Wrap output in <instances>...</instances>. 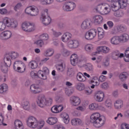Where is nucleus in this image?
Listing matches in <instances>:
<instances>
[{
  "instance_id": "4be33fe9",
  "label": "nucleus",
  "mask_w": 129,
  "mask_h": 129,
  "mask_svg": "<svg viewBox=\"0 0 129 129\" xmlns=\"http://www.w3.org/2000/svg\"><path fill=\"white\" fill-rule=\"evenodd\" d=\"M71 122L72 125H73V126H77V125H81V124H83V121L79 118H74L72 119Z\"/></svg>"
},
{
  "instance_id": "49530a36",
  "label": "nucleus",
  "mask_w": 129,
  "mask_h": 129,
  "mask_svg": "<svg viewBox=\"0 0 129 129\" xmlns=\"http://www.w3.org/2000/svg\"><path fill=\"white\" fill-rule=\"evenodd\" d=\"M39 38L43 41H47L49 40V35L47 33H43L40 35Z\"/></svg>"
},
{
  "instance_id": "864d4df0",
  "label": "nucleus",
  "mask_w": 129,
  "mask_h": 129,
  "mask_svg": "<svg viewBox=\"0 0 129 129\" xmlns=\"http://www.w3.org/2000/svg\"><path fill=\"white\" fill-rule=\"evenodd\" d=\"M106 107L111 108L112 107V102L110 99H107L105 103Z\"/></svg>"
},
{
  "instance_id": "6ab92c4d",
  "label": "nucleus",
  "mask_w": 129,
  "mask_h": 129,
  "mask_svg": "<svg viewBox=\"0 0 129 129\" xmlns=\"http://www.w3.org/2000/svg\"><path fill=\"white\" fill-rule=\"evenodd\" d=\"M92 61H95V63L97 64V67L100 68L102 65V61L103 60V56L102 55H99L97 58L95 57H91Z\"/></svg>"
},
{
  "instance_id": "338daca9",
  "label": "nucleus",
  "mask_w": 129,
  "mask_h": 129,
  "mask_svg": "<svg viewBox=\"0 0 129 129\" xmlns=\"http://www.w3.org/2000/svg\"><path fill=\"white\" fill-rule=\"evenodd\" d=\"M54 129H65V127L62 124H57L54 127Z\"/></svg>"
},
{
  "instance_id": "39448f33",
  "label": "nucleus",
  "mask_w": 129,
  "mask_h": 129,
  "mask_svg": "<svg viewBox=\"0 0 129 129\" xmlns=\"http://www.w3.org/2000/svg\"><path fill=\"white\" fill-rule=\"evenodd\" d=\"M53 100L51 98H48L46 99L45 96L39 97L38 100L37 101V104L40 107H44L45 105H51Z\"/></svg>"
},
{
  "instance_id": "cd10ccee",
  "label": "nucleus",
  "mask_w": 129,
  "mask_h": 129,
  "mask_svg": "<svg viewBox=\"0 0 129 129\" xmlns=\"http://www.w3.org/2000/svg\"><path fill=\"white\" fill-rule=\"evenodd\" d=\"M60 117L62 118L63 121L66 124H68L70 121V118H69V115L67 113H62L60 114Z\"/></svg>"
},
{
  "instance_id": "37998d69",
  "label": "nucleus",
  "mask_w": 129,
  "mask_h": 129,
  "mask_svg": "<svg viewBox=\"0 0 129 129\" xmlns=\"http://www.w3.org/2000/svg\"><path fill=\"white\" fill-rule=\"evenodd\" d=\"M29 66L32 69H35L38 67V63L35 60H32L29 62Z\"/></svg>"
},
{
  "instance_id": "5701e85b",
  "label": "nucleus",
  "mask_w": 129,
  "mask_h": 129,
  "mask_svg": "<svg viewBox=\"0 0 129 129\" xmlns=\"http://www.w3.org/2000/svg\"><path fill=\"white\" fill-rule=\"evenodd\" d=\"M71 38H72V34L69 32H66L61 36V40L64 43H67V42H70Z\"/></svg>"
},
{
  "instance_id": "5fc2aeb1",
  "label": "nucleus",
  "mask_w": 129,
  "mask_h": 129,
  "mask_svg": "<svg viewBox=\"0 0 129 129\" xmlns=\"http://www.w3.org/2000/svg\"><path fill=\"white\" fill-rule=\"evenodd\" d=\"M90 83L93 84L94 85H99V81L98 79L95 78V79L91 81Z\"/></svg>"
},
{
  "instance_id": "1a4fd4ad",
  "label": "nucleus",
  "mask_w": 129,
  "mask_h": 129,
  "mask_svg": "<svg viewBox=\"0 0 129 129\" xmlns=\"http://www.w3.org/2000/svg\"><path fill=\"white\" fill-rule=\"evenodd\" d=\"M96 51H97L92 52L91 56H96L97 54H100V53L107 54V53H109V51H110V49H109V47L106 46H101L97 47Z\"/></svg>"
},
{
  "instance_id": "052dcab7",
  "label": "nucleus",
  "mask_w": 129,
  "mask_h": 129,
  "mask_svg": "<svg viewBox=\"0 0 129 129\" xmlns=\"http://www.w3.org/2000/svg\"><path fill=\"white\" fill-rule=\"evenodd\" d=\"M73 114L74 116H81V112L77 109L74 111Z\"/></svg>"
},
{
  "instance_id": "4468645a",
  "label": "nucleus",
  "mask_w": 129,
  "mask_h": 129,
  "mask_svg": "<svg viewBox=\"0 0 129 129\" xmlns=\"http://www.w3.org/2000/svg\"><path fill=\"white\" fill-rule=\"evenodd\" d=\"M76 7V5L74 2H69L63 5V10L67 12H70V11H73Z\"/></svg>"
},
{
  "instance_id": "e433bc0d",
  "label": "nucleus",
  "mask_w": 129,
  "mask_h": 129,
  "mask_svg": "<svg viewBox=\"0 0 129 129\" xmlns=\"http://www.w3.org/2000/svg\"><path fill=\"white\" fill-rule=\"evenodd\" d=\"M9 90V87L7 84H3L0 86V93L7 92Z\"/></svg>"
},
{
  "instance_id": "c9c22d12",
  "label": "nucleus",
  "mask_w": 129,
  "mask_h": 129,
  "mask_svg": "<svg viewBox=\"0 0 129 129\" xmlns=\"http://www.w3.org/2000/svg\"><path fill=\"white\" fill-rule=\"evenodd\" d=\"M114 53L115 54V56H113L112 57L113 60H117L118 58H122V57H123V53H120L119 51L117 50H115Z\"/></svg>"
},
{
  "instance_id": "2eb2a0df",
  "label": "nucleus",
  "mask_w": 129,
  "mask_h": 129,
  "mask_svg": "<svg viewBox=\"0 0 129 129\" xmlns=\"http://www.w3.org/2000/svg\"><path fill=\"white\" fill-rule=\"evenodd\" d=\"M80 46V43L77 40H71L68 43L69 49H77Z\"/></svg>"
},
{
  "instance_id": "412c9836",
  "label": "nucleus",
  "mask_w": 129,
  "mask_h": 129,
  "mask_svg": "<svg viewBox=\"0 0 129 129\" xmlns=\"http://www.w3.org/2000/svg\"><path fill=\"white\" fill-rule=\"evenodd\" d=\"M91 27V22L89 20L84 21L81 25V28L82 30H88Z\"/></svg>"
},
{
  "instance_id": "dca6fc26",
  "label": "nucleus",
  "mask_w": 129,
  "mask_h": 129,
  "mask_svg": "<svg viewBox=\"0 0 129 129\" xmlns=\"http://www.w3.org/2000/svg\"><path fill=\"white\" fill-rule=\"evenodd\" d=\"M70 102L72 105L74 106H78V105H80L81 103V100L80 98L77 96H73L70 99Z\"/></svg>"
},
{
  "instance_id": "a18cd8bd",
  "label": "nucleus",
  "mask_w": 129,
  "mask_h": 129,
  "mask_svg": "<svg viewBox=\"0 0 129 129\" xmlns=\"http://www.w3.org/2000/svg\"><path fill=\"white\" fill-rule=\"evenodd\" d=\"M34 44L39 46V47H43L45 43H44V41L42 39H39L34 42Z\"/></svg>"
},
{
  "instance_id": "f03ea898",
  "label": "nucleus",
  "mask_w": 129,
  "mask_h": 129,
  "mask_svg": "<svg viewBox=\"0 0 129 129\" xmlns=\"http://www.w3.org/2000/svg\"><path fill=\"white\" fill-rule=\"evenodd\" d=\"M18 56H19V54L15 51H11L5 55L4 61L2 62L1 66L2 72H4V73L8 72V67H10L12 64L11 59H16L18 57Z\"/></svg>"
},
{
  "instance_id": "e2e57ef3",
  "label": "nucleus",
  "mask_w": 129,
  "mask_h": 129,
  "mask_svg": "<svg viewBox=\"0 0 129 129\" xmlns=\"http://www.w3.org/2000/svg\"><path fill=\"white\" fill-rule=\"evenodd\" d=\"M65 92L67 95H71L72 93H73V90L68 89H65Z\"/></svg>"
},
{
  "instance_id": "f704fd0d",
  "label": "nucleus",
  "mask_w": 129,
  "mask_h": 129,
  "mask_svg": "<svg viewBox=\"0 0 129 129\" xmlns=\"http://www.w3.org/2000/svg\"><path fill=\"white\" fill-rule=\"evenodd\" d=\"M117 5L118 8V6H119L120 9H124L127 6L126 1L124 0H117Z\"/></svg>"
},
{
  "instance_id": "473e14b6",
  "label": "nucleus",
  "mask_w": 129,
  "mask_h": 129,
  "mask_svg": "<svg viewBox=\"0 0 129 129\" xmlns=\"http://www.w3.org/2000/svg\"><path fill=\"white\" fill-rule=\"evenodd\" d=\"M114 106L116 109H120L123 106V102L120 99L117 100L114 104Z\"/></svg>"
},
{
  "instance_id": "aec40b11",
  "label": "nucleus",
  "mask_w": 129,
  "mask_h": 129,
  "mask_svg": "<svg viewBox=\"0 0 129 129\" xmlns=\"http://www.w3.org/2000/svg\"><path fill=\"white\" fill-rule=\"evenodd\" d=\"M30 90L32 93H40L42 91V89L39 87V85L33 84L30 86Z\"/></svg>"
},
{
  "instance_id": "69168bd1",
  "label": "nucleus",
  "mask_w": 129,
  "mask_h": 129,
  "mask_svg": "<svg viewBox=\"0 0 129 129\" xmlns=\"http://www.w3.org/2000/svg\"><path fill=\"white\" fill-rule=\"evenodd\" d=\"M97 110H102V111H105V108L103 107L102 105H99L98 104L97 107Z\"/></svg>"
},
{
  "instance_id": "c756f323",
  "label": "nucleus",
  "mask_w": 129,
  "mask_h": 129,
  "mask_svg": "<svg viewBox=\"0 0 129 129\" xmlns=\"http://www.w3.org/2000/svg\"><path fill=\"white\" fill-rule=\"evenodd\" d=\"M121 43H126L129 40V35L127 33H124L119 36Z\"/></svg>"
},
{
  "instance_id": "20e7f679",
  "label": "nucleus",
  "mask_w": 129,
  "mask_h": 129,
  "mask_svg": "<svg viewBox=\"0 0 129 129\" xmlns=\"http://www.w3.org/2000/svg\"><path fill=\"white\" fill-rule=\"evenodd\" d=\"M96 11L101 15H108L110 13V6L106 3H102L97 5L95 8Z\"/></svg>"
},
{
  "instance_id": "ea45409f",
  "label": "nucleus",
  "mask_w": 129,
  "mask_h": 129,
  "mask_svg": "<svg viewBox=\"0 0 129 129\" xmlns=\"http://www.w3.org/2000/svg\"><path fill=\"white\" fill-rule=\"evenodd\" d=\"M76 88L79 91H82L85 89V85L82 83H79L76 85Z\"/></svg>"
},
{
  "instance_id": "bb28decb",
  "label": "nucleus",
  "mask_w": 129,
  "mask_h": 129,
  "mask_svg": "<svg viewBox=\"0 0 129 129\" xmlns=\"http://www.w3.org/2000/svg\"><path fill=\"white\" fill-rule=\"evenodd\" d=\"M98 32V38L99 40H101L104 38L105 36V32L102 28L99 27L97 29V32Z\"/></svg>"
},
{
  "instance_id": "79ce46f5",
  "label": "nucleus",
  "mask_w": 129,
  "mask_h": 129,
  "mask_svg": "<svg viewBox=\"0 0 129 129\" xmlns=\"http://www.w3.org/2000/svg\"><path fill=\"white\" fill-rule=\"evenodd\" d=\"M97 103H93L89 105L90 110H97Z\"/></svg>"
},
{
  "instance_id": "393cba45",
  "label": "nucleus",
  "mask_w": 129,
  "mask_h": 129,
  "mask_svg": "<svg viewBox=\"0 0 129 129\" xmlns=\"http://www.w3.org/2000/svg\"><path fill=\"white\" fill-rule=\"evenodd\" d=\"M107 2H109V3H112L111 4L110 8H111V10L113 12H115L117 10H118V7H117V0H106Z\"/></svg>"
},
{
  "instance_id": "58836bf2",
  "label": "nucleus",
  "mask_w": 129,
  "mask_h": 129,
  "mask_svg": "<svg viewBox=\"0 0 129 129\" xmlns=\"http://www.w3.org/2000/svg\"><path fill=\"white\" fill-rule=\"evenodd\" d=\"M94 46L92 44H87L85 46V50L86 52L89 53L92 50H93Z\"/></svg>"
},
{
  "instance_id": "8fccbe9b",
  "label": "nucleus",
  "mask_w": 129,
  "mask_h": 129,
  "mask_svg": "<svg viewBox=\"0 0 129 129\" xmlns=\"http://www.w3.org/2000/svg\"><path fill=\"white\" fill-rule=\"evenodd\" d=\"M127 73L124 72L121 73L119 76V78L121 81H123V80H125L126 79V77H127Z\"/></svg>"
},
{
  "instance_id": "6e6552de",
  "label": "nucleus",
  "mask_w": 129,
  "mask_h": 129,
  "mask_svg": "<svg viewBox=\"0 0 129 129\" xmlns=\"http://www.w3.org/2000/svg\"><path fill=\"white\" fill-rule=\"evenodd\" d=\"M21 28L23 31L27 32V33H30L35 30V26L33 25L32 23L27 21H25L22 23Z\"/></svg>"
},
{
  "instance_id": "09e8293b",
  "label": "nucleus",
  "mask_w": 129,
  "mask_h": 129,
  "mask_svg": "<svg viewBox=\"0 0 129 129\" xmlns=\"http://www.w3.org/2000/svg\"><path fill=\"white\" fill-rule=\"evenodd\" d=\"M118 10V9L114 11V12H116L114 14V16L115 17H117V18H121V17H123V12L121 11H117Z\"/></svg>"
},
{
  "instance_id": "bf43d9fd",
  "label": "nucleus",
  "mask_w": 129,
  "mask_h": 129,
  "mask_svg": "<svg viewBox=\"0 0 129 129\" xmlns=\"http://www.w3.org/2000/svg\"><path fill=\"white\" fill-rule=\"evenodd\" d=\"M41 71L43 73V75H45V76L49 74V69L47 67H43Z\"/></svg>"
},
{
  "instance_id": "a211bd4d",
  "label": "nucleus",
  "mask_w": 129,
  "mask_h": 129,
  "mask_svg": "<svg viewBox=\"0 0 129 129\" xmlns=\"http://www.w3.org/2000/svg\"><path fill=\"white\" fill-rule=\"evenodd\" d=\"M104 93L102 91H97L95 95V98L96 101L98 102H101L103 101V99H104Z\"/></svg>"
},
{
  "instance_id": "f8f14e48",
  "label": "nucleus",
  "mask_w": 129,
  "mask_h": 129,
  "mask_svg": "<svg viewBox=\"0 0 129 129\" xmlns=\"http://www.w3.org/2000/svg\"><path fill=\"white\" fill-rule=\"evenodd\" d=\"M3 22L6 28L7 27L9 28L10 27L16 28V27H17V25H18L17 22H15L14 21V20L8 17H6L3 19Z\"/></svg>"
},
{
  "instance_id": "9b49d317",
  "label": "nucleus",
  "mask_w": 129,
  "mask_h": 129,
  "mask_svg": "<svg viewBox=\"0 0 129 129\" xmlns=\"http://www.w3.org/2000/svg\"><path fill=\"white\" fill-rule=\"evenodd\" d=\"M97 34V30L95 29H92L86 32L84 35V37L85 39H86V40L91 41V40H93V39L96 37Z\"/></svg>"
},
{
  "instance_id": "603ef678",
  "label": "nucleus",
  "mask_w": 129,
  "mask_h": 129,
  "mask_svg": "<svg viewBox=\"0 0 129 129\" xmlns=\"http://www.w3.org/2000/svg\"><path fill=\"white\" fill-rule=\"evenodd\" d=\"M77 110H79L80 111H85L86 110V105H82L79 106L76 108Z\"/></svg>"
},
{
  "instance_id": "72a5a7b5",
  "label": "nucleus",
  "mask_w": 129,
  "mask_h": 129,
  "mask_svg": "<svg viewBox=\"0 0 129 129\" xmlns=\"http://www.w3.org/2000/svg\"><path fill=\"white\" fill-rule=\"evenodd\" d=\"M77 79L81 82H84L86 81V77L81 73H78L77 75Z\"/></svg>"
},
{
  "instance_id": "de8ad7c7",
  "label": "nucleus",
  "mask_w": 129,
  "mask_h": 129,
  "mask_svg": "<svg viewBox=\"0 0 129 129\" xmlns=\"http://www.w3.org/2000/svg\"><path fill=\"white\" fill-rule=\"evenodd\" d=\"M22 106L24 109H25L26 110H29L30 108V103L28 101H26L22 104Z\"/></svg>"
},
{
  "instance_id": "ddd939ff",
  "label": "nucleus",
  "mask_w": 129,
  "mask_h": 129,
  "mask_svg": "<svg viewBox=\"0 0 129 129\" xmlns=\"http://www.w3.org/2000/svg\"><path fill=\"white\" fill-rule=\"evenodd\" d=\"M30 75L32 78H38V77H39L43 80L47 79V76L44 75V73L42 71H39L38 73L35 71H32L31 72Z\"/></svg>"
},
{
  "instance_id": "2f4dec72",
  "label": "nucleus",
  "mask_w": 129,
  "mask_h": 129,
  "mask_svg": "<svg viewBox=\"0 0 129 129\" xmlns=\"http://www.w3.org/2000/svg\"><path fill=\"white\" fill-rule=\"evenodd\" d=\"M110 42L112 45H118L119 43H121L119 36H115L112 37L110 39Z\"/></svg>"
},
{
  "instance_id": "b1692460",
  "label": "nucleus",
  "mask_w": 129,
  "mask_h": 129,
  "mask_svg": "<svg viewBox=\"0 0 129 129\" xmlns=\"http://www.w3.org/2000/svg\"><path fill=\"white\" fill-rule=\"evenodd\" d=\"M93 20L94 23L96 24V25H100V24H102L103 23V17L100 15H96L94 16Z\"/></svg>"
},
{
  "instance_id": "0eeeda50",
  "label": "nucleus",
  "mask_w": 129,
  "mask_h": 129,
  "mask_svg": "<svg viewBox=\"0 0 129 129\" xmlns=\"http://www.w3.org/2000/svg\"><path fill=\"white\" fill-rule=\"evenodd\" d=\"M51 18L48 15V9H45L42 12L41 17L40 18V21L45 26H48L51 23Z\"/></svg>"
},
{
  "instance_id": "0e129e2a",
  "label": "nucleus",
  "mask_w": 129,
  "mask_h": 129,
  "mask_svg": "<svg viewBox=\"0 0 129 129\" xmlns=\"http://www.w3.org/2000/svg\"><path fill=\"white\" fill-rule=\"evenodd\" d=\"M98 80H99V82H104V81L106 80V77H105V76L102 75L99 77Z\"/></svg>"
},
{
  "instance_id": "a19ab883",
  "label": "nucleus",
  "mask_w": 129,
  "mask_h": 129,
  "mask_svg": "<svg viewBox=\"0 0 129 129\" xmlns=\"http://www.w3.org/2000/svg\"><path fill=\"white\" fill-rule=\"evenodd\" d=\"M32 8L33 9L31 13V16H38V15H39V9H38V8L35 6H33Z\"/></svg>"
},
{
  "instance_id": "680f3d73",
  "label": "nucleus",
  "mask_w": 129,
  "mask_h": 129,
  "mask_svg": "<svg viewBox=\"0 0 129 129\" xmlns=\"http://www.w3.org/2000/svg\"><path fill=\"white\" fill-rule=\"evenodd\" d=\"M121 129H129V124L122 123L120 126Z\"/></svg>"
},
{
  "instance_id": "c03bdc74",
  "label": "nucleus",
  "mask_w": 129,
  "mask_h": 129,
  "mask_svg": "<svg viewBox=\"0 0 129 129\" xmlns=\"http://www.w3.org/2000/svg\"><path fill=\"white\" fill-rule=\"evenodd\" d=\"M56 69L60 72H62V71H64L65 69V64H63L62 63H60V64H57L56 66Z\"/></svg>"
},
{
  "instance_id": "9d476101",
  "label": "nucleus",
  "mask_w": 129,
  "mask_h": 129,
  "mask_svg": "<svg viewBox=\"0 0 129 129\" xmlns=\"http://www.w3.org/2000/svg\"><path fill=\"white\" fill-rule=\"evenodd\" d=\"M83 61H85V57H78V55L76 54H73L71 56V63L73 66H76L78 63L80 62H83Z\"/></svg>"
},
{
  "instance_id": "f3484780",
  "label": "nucleus",
  "mask_w": 129,
  "mask_h": 129,
  "mask_svg": "<svg viewBox=\"0 0 129 129\" xmlns=\"http://www.w3.org/2000/svg\"><path fill=\"white\" fill-rule=\"evenodd\" d=\"M64 109L63 105H55L51 108L52 113H60Z\"/></svg>"
},
{
  "instance_id": "7ed1b4c3",
  "label": "nucleus",
  "mask_w": 129,
  "mask_h": 129,
  "mask_svg": "<svg viewBox=\"0 0 129 129\" xmlns=\"http://www.w3.org/2000/svg\"><path fill=\"white\" fill-rule=\"evenodd\" d=\"M27 125L30 128L42 129L45 125V121L43 119L38 121L34 116H29L26 120Z\"/></svg>"
},
{
  "instance_id": "4c0bfd02",
  "label": "nucleus",
  "mask_w": 129,
  "mask_h": 129,
  "mask_svg": "<svg viewBox=\"0 0 129 129\" xmlns=\"http://www.w3.org/2000/svg\"><path fill=\"white\" fill-rule=\"evenodd\" d=\"M53 54H54V49L52 48H48L44 52V55L47 57H51Z\"/></svg>"
},
{
  "instance_id": "3c124183",
  "label": "nucleus",
  "mask_w": 129,
  "mask_h": 129,
  "mask_svg": "<svg viewBox=\"0 0 129 129\" xmlns=\"http://www.w3.org/2000/svg\"><path fill=\"white\" fill-rule=\"evenodd\" d=\"M42 5H50L53 3V0H39Z\"/></svg>"
},
{
  "instance_id": "a878e982",
  "label": "nucleus",
  "mask_w": 129,
  "mask_h": 129,
  "mask_svg": "<svg viewBox=\"0 0 129 129\" xmlns=\"http://www.w3.org/2000/svg\"><path fill=\"white\" fill-rule=\"evenodd\" d=\"M12 35L13 33H12V31L9 30L5 31L0 34V37L2 38L4 37L7 39V40L12 38Z\"/></svg>"
},
{
  "instance_id": "f257e3e1",
  "label": "nucleus",
  "mask_w": 129,
  "mask_h": 129,
  "mask_svg": "<svg viewBox=\"0 0 129 129\" xmlns=\"http://www.w3.org/2000/svg\"><path fill=\"white\" fill-rule=\"evenodd\" d=\"M105 116L98 112L93 113L90 116V121L95 127H101L105 123Z\"/></svg>"
},
{
  "instance_id": "4d7b16f0",
  "label": "nucleus",
  "mask_w": 129,
  "mask_h": 129,
  "mask_svg": "<svg viewBox=\"0 0 129 129\" xmlns=\"http://www.w3.org/2000/svg\"><path fill=\"white\" fill-rule=\"evenodd\" d=\"M33 9H34L33 8V7H27L25 10L26 14H27V15H30L31 16V14H32V11Z\"/></svg>"
},
{
  "instance_id": "774afa93",
  "label": "nucleus",
  "mask_w": 129,
  "mask_h": 129,
  "mask_svg": "<svg viewBox=\"0 0 129 129\" xmlns=\"http://www.w3.org/2000/svg\"><path fill=\"white\" fill-rule=\"evenodd\" d=\"M124 60L125 62H129V53H125Z\"/></svg>"
},
{
  "instance_id": "6e6d98bb",
  "label": "nucleus",
  "mask_w": 129,
  "mask_h": 129,
  "mask_svg": "<svg viewBox=\"0 0 129 129\" xmlns=\"http://www.w3.org/2000/svg\"><path fill=\"white\" fill-rule=\"evenodd\" d=\"M61 54L62 56L64 57H67V56H69L70 55V51H68L67 49H63L61 51Z\"/></svg>"
},
{
  "instance_id": "7c9ffc66",
  "label": "nucleus",
  "mask_w": 129,
  "mask_h": 129,
  "mask_svg": "<svg viewBox=\"0 0 129 129\" xmlns=\"http://www.w3.org/2000/svg\"><path fill=\"white\" fill-rule=\"evenodd\" d=\"M14 126L15 129H24V125L23 122L19 119H17L14 121Z\"/></svg>"
},
{
  "instance_id": "c85d7f7f",
  "label": "nucleus",
  "mask_w": 129,
  "mask_h": 129,
  "mask_svg": "<svg viewBox=\"0 0 129 129\" xmlns=\"http://www.w3.org/2000/svg\"><path fill=\"white\" fill-rule=\"evenodd\" d=\"M58 121V119L56 117H49L46 120V122L50 125H54Z\"/></svg>"
},
{
  "instance_id": "13d9d810",
  "label": "nucleus",
  "mask_w": 129,
  "mask_h": 129,
  "mask_svg": "<svg viewBox=\"0 0 129 129\" xmlns=\"http://www.w3.org/2000/svg\"><path fill=\"white\" fill-rule=\"evenodd\" d=\"M6 25L4 23V21L0 22V32H3L4 30H6Z\"/></svg>"
},
{
  "instance_id": "423d86ee",
  "label": "nucleus",
  "mask_w": 129,
  "mask_h": 129,
  "mask_svg": "<svg viewBox=\"0 0 129 129\" xmlns=\"http://www.w3.org/2000/svg\"><path fill=\"white\" fill-rule=\"evenodd\" d=\"M13 69L18 73H24L26 71V64L22 61H16L14 64Z\"/></svg>"
}]
</instances>
